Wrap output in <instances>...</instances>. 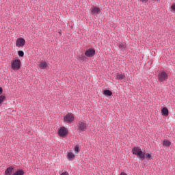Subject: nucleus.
<instances>
[{
	"mask_svg": "<svg viewBox=\"0 0 175 175\" xmlns=\"http://www.w3.org/2000/svg\"><path fill=\"white\" fill-rule=\"evenodd\" d=\"M78 129L81 132H85V131H87V123L84 122H79L78 124Z\"/></svg>",
	"mask_w": 175,
	"mask_h": 175,
	"instance_id": "6e6552de",
	"label": "nucleus"
},
{
	"mask_svg": "<svg viewBox=\"0 0 175 175\" xmlns=\"http://www.w3.org/2000/svg\"><path fill=\"white\" fill-rule=\"evenodd\" d=\"M27 42L25 41V38L19 37L16 39V42H15V46L18 49H21L25 46V44Z\"/></svg>",
	"mask_w": 175,
	"mask_h": 175,
	"instance_id": "39448f33",
	"label": "nucleus"
},
{
	"mask_svg": "<svg viewBox=\"0 0 175 175\" xmlns=\"http://www.w3.org/2000/svg\"><path fill=\"white\" fill-rule=\"evenodd\" d=\"M64 122H66V124H72V122H75V115L72 113H66L64 116Z\"/></svg>",
	"mask_w": 175,
	"mask_h": 175,
	"instance_id": "20e7f679",
	"label": "nucleus"
},
{
	"mask_svg": "<svg viewBox=\"0 0 175 175\" xmlns=\"http://www.w3.org/2000/svg\"><path fill=\"white\" fill-rule=\"evenodd\" d=\"M74 151L75 154H79V152H80V146L79 145H76L74 148Z\"/></svg>",
	"mask_w": 175,
	"mask_h": 175,
	"instance_id": "a211bd4d",
	"label": "nucleus"
},
{
	"mask_svg": "<svg viewBox=\"0 0 175 175\" xmlns=\"http://www.w3.org/2000/svg\"><path fill=\"white\" fill-rule=\"evenodd\" d=\"M2 94H3V88L2 87H0V95H5Z\"/></svg>",
	"mask_w": 175,
	"mask_h": 175,
	"instance_id": "5701e85b",
	"label": "nucleus"
},
{
	"mask_svg": "<svg viewBox=\"0 0 175 175\" xmlns=\"http://www.w3.org/2000/svg\"><path fill=\"white\" fill-rule=\"evenodd\" d=\"M69 131L65 126H62L59 128L57 131V134L60 137H66Z\"/></svg>",
	"mask_w": 175,
	"mask_h": 175,
	"instance_id": "423d86ee",
	"label": "nucleus"
},
{
	"mask_svg": "<svg viewBox=\"0 0 175 175\" xmlns=\"http://www.w3.org/2000/svg\"><path fill=\"white\" fill-rule=\"evenodd\" d=\"M66 158L68 161H74L75 158H76V155H75L73 152L70 151L67 153Z\"/></svg>",
	"mask_w": 175,
	"mask_h": 175,
	"instance_id": "f8f14e48",
	"label": "nucleus"
},
{
	"mask_svg": "<svg viewBox=\"0 0 175 175\" xmlns=\"http://www.w3.org/2000/svg\"><path fill=\"white\" fill-rule=\"evenodd\" d=\"M169 79V74L166 70H161L159 72L157 75V79L159 83H163Z\"/></svg>",
	"mask_w": 175,
	"mask_h": 175,
	"instance_id": "7ed1b4c3",
	"label": "nucleus"
},
{
	"mask_svg": "<svg viewBox=\"0 0 175 175\" xmlns=\"http://www.w3.org/2000/svg\"><path fill=\"white\" fill-rule=\"evenodd\" d=\"M103 94L105 95V96H111L113 95V92L109 90H103Z\"/></svg>",
	"mask_w": 175,
	"mask_h": 175,
	"instance_id": "4468645a",
	"label": "nucleus"
},
{
	"mask_svg": "<svg viewBox=\"0 0 175 175\" xmlns=\"http://www.w3.org/2000/svg\"><path fill=\"white\" fill-rule=\"evenodd\" d=\"M172 145V142L169 141V139H164L163 142V146L164 147H170Z\"/></svg>",
	"mask_w": 175,
	"mask_h": 175,
	"instance_id": "2eb2a0df",
	"label": "nucleus"
},
{
	"mask_svg": "<svg viewBox=\"0 0 175 175\" xmlns=\"http://www.w3.org/2000/svg\"><path fill=\"white\" fill-rule=\"evenodd\" d=\"M132 152L133 155H135V157H137V158H139L142 161L146 159V152H143V150H142V148L139 146L133 147Z\"/></svg>",
	"mask_w": 175,
	"mask_h": 175,
	"instance_id": "f257e3e1",
	"label": "nucleus"
},
{
	"mask_svg": "<svg viewBox=\"0 0 175 175\" xmlns=\"http://www.w3.org/2000/svg\"><path fill=\"white\" fill-rule=\"evenodd\" d=\"M6 100V96L5 95H0V106L3 105V102Z\"/></svg>",
	"mask_w": 175,
	"mask_h": 175,
	"instance_id": "f3484780",
	"label": "nucleus"
},
{
	"mask_svg": "<svg viewBox=\"0 0 175 175\" xmlns=\"http://www.w3.org/2000/svg\"><path fill=\"white\" fill-rule=\"evenodd\" d=\"M60 175H69V172L65 171V172H62Z\"/></svg>",
	"mask_w": 175,
	"mask_h": 175,
	"instance_id": "b1692460",
	"label": "nucleus"
},
{
	"mask_svg": "<svg viewBox=\"0 0 175 175\" xmlns=\"http://www.w3.org/2000/svg\"><path fill=\"white\" fill-rule=\"evenodd\" d=\"M161 111L163 117H169V109H167V107H165L161 108Z\"/></svg>",
	"mask_w": 175,
	"mask_h": 175,
	"instance_id": "9b49d317",
	"label": "nucleus"
},
{
	"mask_svg": "<svg viewBox=\"0 0 175 175\" xmlns=\"http://www.w3.org/2000/svg\"><path fill=\"white\" fill-rule=\"evenodd\" d=\"M96 51L94 48H90L85 51V57L88 58H92V57H95V54Z\"/></svg>",
	"mask_w": 175,
	"mask_h": 175,
	"instance_id": "0eeeda50",
	"label": "nucleus"
},
{
	"mask_svg": "<svg viewBox=\"0 0 175 175\" xmlns=\"http://www.w3.org/2000/svg\"><path fill=\"white\" fill-rule=\"evenodd\" d=\"M123 79H125V75L122 73L116 74V80H122Z\"/></svg>",
	"mask_w": 175,
	"mask_h": 175,
	"instance_id": "dca6fc26",
	"label": "nucleus"
},
{
	"mask_svg": "<svg viewBox=\"0 0 175 175\" xmlns=\"http://www.w3.org/2000/svg\"><path fill=\"white\" fill-rule=\"evenodd\" d=\"M90 10H91L92 14H99V13H100L101 12L100 8L96 6L92 7Z\"/></svg>",
	"mask_w": 175,
	"mask_h": 175,
	"instance_id": "9d476101",
	"label": "nucleus"
},
{
	"mask_svg": "<svg viewBox=\"0 0 175 175\" xmlns=\"http://www.w3.org/2000/svg\"><path fill=\"white\" fill-rule=\"evenodd\" d=\"M13 172H14V166L11 165L5 170V175H13Z\"/></svg>",
	"mask_w": 175,
	"mask_h": 175,
	"instance_id": "1a4fd4ad",
	"label": "nucleus"
},
{
	"mask_svg": "<svg viewBox=\"0 0 175 175\" xmlns=\"http://www.w3.org/2000/svg\"><path fill=\"white\" fill-rule=\"evenodd\" d=\"M18 57H21V58H23V57H24V51H18Z\"/></svg>",
	"mask_w": 175,
	"mask_h": 175,
	"instance_id": "aec40b11",
	"label": "nucleus"
},
{
	"mask_svg": "<svg viewBox=\"0 0 175 175\" xmlns=\"http://www.w3.org/2000/svg\"><path fill=\"white\" fill-rule=\"evenodd\" d=\"M145 155H146V159H148V161L152 159V158L151 157H152L151 154H146Z\"/></svg>",
	"mask_w": 175,
	"mask_h": 175,
	"instance_id": "412c9836",
	"label": "nucleus"
},
{
	"mask_svg": "<svg viewBox=\"0 0 175 175\" xmlns=\"http://www.w3.org/2000/svg\"><path fill=\"white\" fill-rule=\"evenodd\" d=\"M171 10H172V12H175V3H173L171 5Z\"/></svg>",
	"mask_w": 175,
	"mask_h": 175,
	"instance_id": "4be33fe9",
	"label": "nucleus"
},
{
	"mask_svg": "<svg viewBox=\"0 0 175 175\" xmlns=\"http://www.w3.org/2000/svg\"><path fill=\"white\" fill-rule=\"evenodd\" d=\"M119 49H126V44L125 43H121L118 46Z\"/></svg>",
	"mask_w": 175,
	"mask_h": 175,
	"instance_id": "6ab92c4d",
	"label": "nucleus"
},
{
	"mask_svg": "<svg viewBox=\"0 0 175 175\" xmlns=\"http://www.w3.org/2000/svg\"><path fill=\"white\" fill-rule=\"evenodd\" d=\"M21 60L18 58L14 59L10 62V68L14 72H17L21 69Z\"/></svg>",
	"mask_w": 175,
	"mask_h": 175,
	"instance_id": "f03ea898",
	"label": "nucleus"
},
{
	"mask_svg": "<svg viewBox=\"0 0 175 175\" xmlns=\"http://www.w3.org/2000/svg\"><path fill=\"white\" fill-rule=\"evenodd\" d=\"M140 2H142V3H146V2H148V0H139Z\"/></svg>",
	"mask_w": 175,
	"mask_h": 175,
	"instance_id": "393cba45",
	"label": "nucleus"
},
{
	"mask_svg": "<svg viewBox=\"0 0 175 175\" xmlns=\"http://www.w3.org/2000/svg\"><path fill=\"white\" fill-rule=\"evenodd\" d=\"M38 66L40 69H46L48 66L47 62H46V61L42 60L40 62V64H38Z\"/></svg>",
	"mask_w": 175,
	"mask_h": 175,
	"instance_id": "ddd939ff",
	"label": "nucleus"
}]
</instances>
